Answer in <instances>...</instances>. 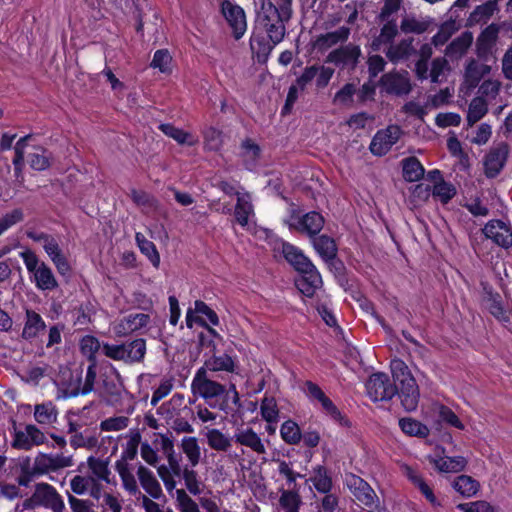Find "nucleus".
I'll return each mask as SVG.
<instances>
[{
  "label": "nucleus",
  "instance_id": "obj_1",
  "mask_svg": "<svg viewBox=\"0 0 512 512\" xmlns=\"http://www.w3.org/2000/svg\"><path fill=\"white\" fill-rule=\"evenodd\" d=\"M394 381L399 384L398 394L403 408L414 411L419 403V388L408 366L401 359H393L390 363Z\"/></svg>",
  "mask_w": 512,
  "mask_h": 512
},
{
  "label": "nucleus",
  "instance_id": "obj_2",
  "mask_svg": "<svg viewBox=\"0 0 512 512\" xmlns=\"http://www.w3.org/2000/svg\"><path fill=\"white\" fill-rule=\"evenodd\" d=\"M262 24L266 29L268 37L277 44L282 41L285 35L284 22L288 21L291 17V2L284 0V2L276 7L269 0H262Z\"/></svg>",
  "mask_w": 512,
  "mask_h": 512
},
{
  "label": "nucleus",
  "instance_id": "obj_3",
  "mask_svg": "<svg viewBox=\"0 0 512 512\" xmlns=\"http://www.w3.org/2000/svg\"><path fill=\"white\" fill-rule=\"evenodd\" d=\"M258 240H265L274 252L281 253L285 260L297 271L313 264L298 247L282 240L273 231L258 227Z\"/></svg>",
  "mask_w": 512,
  "mask_h": 512
},
{
  "label": "nucleus",
  "instance_id": "obj_4",
  "mask_svg": "<svg viewBox=\"0 0 512 512\" xmlns=\"http://www.w3.org/2000/svg\"><path fill=\"white\" fill-rule=\"evenodd\" d=\"M192 391L194 394L198 393L201 397L206 400H212L217 397H223L222 403L219 405V408L224 410L226 407L227 397L230 392H233V403L238 405V408H242V404L239 403V395L235 389L234 385H231L230 389L227 391L225 386L210 380L206 377V371L204 368H201L197 371L193 381H192Z\"/></svg>",
  "mask_w": 512,
  "mask_h": 512
},
{
  "label": "nucleus",
  "instance_id": "obj_5",
  "mask_svg": "<svg viewBox=\"0 0 512 512\" xmlns=\"http://www.w3.org/2000/svg\"><path fill=\"white\" fill-rule=\"evenodd\" d=\"M366 390L367 395L374 402L391 400L398 393L396 385L391 383L388 375L382 372L373 373L369 377Z\"/></svg>",
  "mask_w": 512,
  "mask_h": 512
},
{
  "label": "nucleus",
  "instance_id": "obj_6",
  "mask_svg": "<svg viewBox=\"0 0 512 512\" xmlns=\"http://www.w3.org/2000/svg\"><path fill=\"white\" fill-rule=\"evenodd\" d=\"M324 223V217L315 211L308 212L302 216L296 215L293 212L288 221L290 228L296 229L310 238H313L322 230Z\"/></svg>",
  "mask_w": 512,
  "mask_h": 512
},
{
  "label": "nucleus",
  "instance_id": "obj_7",
  "mask_svg": "<svg viewBox=\"0 0 512 512\" xmlns=\"http://www.w3.org/2000/svg\"><path fill=\"white\" fill-rule=\"evenodd\" d=\"M402 130L397 125H389L385 129L379 130L373 137L370 144V151L376 156H383L397 143Z\"/></svg>",
  "mask_w": 512,
  "mask_h": 512
},
{
  "label": "nucleus",
  "instance_id": "obj_8",
  "mask_svg": "<svg viewBox=\"0 0 512 512\" xmlns=\"http://www.w3.org/2000/svg\"><path fill=\"white\" fill-rule=\"evenodd\" d=\"M381 90L396 96L406 95L411 91V83L407 71L389 72L380 80Z\"/></svg>",
  "mask_w": 512,
  "mask_h": 512
},
{
  "label": "nucleus",
  "instance_id": "obj_9",
  "mask_svg": "<svg viewBox=\"0 0 512 512\" xmlns=\"http://www.w3.org/2000/svg\"><path fill=\"white\" fill-rule=\"evenodd\" d=\"M299 277L296 279V286L299 291L308 298L317 295V291L322 287V277L314 264L298 272Z\"/></svg>",
  "mask_w": 512,
  "mask_h": 512
},
{
  "label": "nucleus",
  "instance_id": "obj_10",
  "mask_svg": "<svg viewBox=\"0 0 512 512\" xmlns=\"http://www.w3.org/2000/svg\"><path fill=\"white\" fill-rule=\"evenodd\" d=\"M430 463H432L439 472L442 473H457L462 471L467 461L462 456L449 457L444 455V449L437 447L433 454L428 456Z\"/></svg>",
  "mask_w": 512,
  "mask_h": 512
},
{
  "label": "nucleus",
  "instance_id": "obj_11",
  "mask_svg": "<svg viewBox=\"0 0 512 512\" xmlns=\"http://www.w3.org/2000/svg\"><path fill=\"white\" fill-rule=\"evenodd\" d=\"M486 238L491 239L502 248L512 246V229L509 224L501 220H490L483 228Z\"/></svg>",
  "mask_w": 512,
  "mask_h": 512
},
{
  "label": "nucleus",
  "instance_id": "obj_12",
  "mask_svg": "<svg viewBox=\"0 0 512 512\" xmlns=\"http://www.w3.org/2000/svg\"><path fill=\"white\" fill-rule=\"evenodd\" d=\"M35 499L40 506L51 509L53 512H63L64 501L57 490L48 483H38L35 486Z\"/></svg>",
  "mask_w": 512,
  "mask_h": 512
},
{
  "label": "nucleus",
  "instance_id": "obj_13",
  "mask_svg": "<svg viewBox=\"0 0 512 512\" xmlns=\"http://www.w3.org/2000/svg\"><path fill=\"white\" fill-rule=\"evenodd\" d=\"M222 14L232 28L235 39H240L246 30V19L243 9L225 0L222 3Z\"/></svg>",
  "mask_w": 512,
  "mask_h": 512
},
{
  "label": "nucleus",
  "instance_id": "obj_14",
  "mask_svg": "<svg viewBox=\"0 0 512 512\" xmlns=\"http://www.w3.org/2000/svg\"><path fill=\"white\" fill-rule=\"evenodd\" d=\"M401 472L407 479L416 487L419 489V491L423 494V496L426 498V500L434 507L440 506L441 503L437 499V497L434 495L433 490L430 488V486L425 482L422 475L419 471H417L412 466H409L407 464H402L400 466Z\"/></svg>",
  "mask_w": 512,
  "mask_h": 512
},
{
  "label": "nucleus",
  "instance_id": "obj_15",
  "mask_svg": "<svg viewBox=\"0 0 512 512\" xmlns=\"http://www.w3.org/2000/svg\"><path fill=\"white\" fill-rule=\"evenodd\" d=\"M346 486L352 494L364 505H371L374 502L375 493L370 485L362 478L350 474L345 478Z\"/></svg>",
  "mask_w": 512,
  "mask_h": 512
},
{
  "label": "nucleus",
  "instance_id": "obj_16",
  "mask_svg": "<svg viewBox=\"0 0 512 512\" xmlns=\"http://www.w3.org/2000/svg\"><path fill=\"white\" fill-rule=\"evenodd\" d=\"M507 156L508 148L506 145H500L490 150L484 161L486 176L490 178L497 176L504 167Z\"/></svg>",
  "mask_w": 512,
  "mask_h": 512
},
{
  "label": "nucleus",
  "instance_id": "obj_17",
  "mask_svg": "<svg viewBox=\"0 0 512 512\" xmlns=\"http://www.w3.org/2000/svg\"><path fill=\"white\" fill-rule=\"evenodd\" d=\"M150 321V316L144 313L129 314L114 326V332L117 336H127L142 327H145Z\"/></svg>",
  "mask_w": 512,
  "mask_h": 512
},
{
  "label": "nucleus",
  "instance_id": "obj_18",
  "mask_svg": "<svg viewBox=\"0 0 512 512\" xmlns=\"http://www.w3.org/2000/svg\"><path fill=\"white\" fill-rule=\"evenodd\" d=\"M360 55L359 47L348 44L341 46L338 49L331 51L326 59V62L333 63L335 65H352L354 66Z\"/></svg>",
  "mask_w": 512,
  "mask_h": 512
},
{
  "label": "nucleus",
  "instance_id": "obj_19",
  "mask_svg": "<svg viewBox=\"0 0 512 512\" xmlns=\"http://www.w3.org/2000/svg\"><path fill=\"white\" fill-rule=\"evenodd\" d=\"M261 416L266 421L265 429L269 434L275 433L279 422V409L274 397L265 396L260 406Z\"/></svg>",
  "mask_w": 512,
  "mask_h": 512
},
{
  "label": "nucleus",
  "instance_id": "obj_20",
  "mask_svg": "<svg viewBox=\"0 0 512 512\" xmlns=\"http://www.w3.org/2000/svg\"><path fill=\"white\" fill-rule=\"evenodd\" d=\"M350 35V28L342 26L335 31L327 32L316 38L315 46L319 50H327L337 44L347 41Z\"/></svg>",
  "mask_w": 512,
  "mask_h": 512
},
{
  "label": "nucleus",
  "instance_id": "obj_21",
  "mask_svg": "<svg viewBox=\"0 0 512 512\" xmlns=\"http://www.w3.org/2000/svg\"><path fill=\"white\" fill-rule=\"evenodd\" d=\"M142 488L154 499H159L162 495L160 483L153 473L145 466L140 465L137 470Z\"/></svg>",
  "mask_w": 512,
  "mask_h": 512
},
{
  "label": "nucleus",
  "instance_id": "obj_22",
  "mask_svg": "<svg viewBox=\"0 0 512 512\" xmlns=\"http://www.w3.org/2000/svg\"><path fill=\"white\" fill-rule=\"evenodd\" d=\"M46 328V324L43 321L40 314L34 310H26V321L22 331V337L25 340H31L38 336L40 331Z\"/></svg>",
  "mask_w": 512,
  "mask_h": 512
},
{
  "label": "nucleus",
  "instance_id": "obj_23",
  "mask_svg": "<svg viewBox=\"0 0 512 512\" xmlns=\"http://www.w3.org/2000/svg\"><path fill=\"white\" fill-rule=\"evenodd\" d=\"M472 42V33L464 32L447 46L445 54L450 59H458L466 53Z\"/></svg>",
  "mask_w": 512,
  "mask_h": 512
},
{
  "label": "nucleus",
  "instance_id": "obj_24",
  "mask_svg": "<svg viewBox=\"0 0 512 512\" xmlns=\"http://www.w3.org/2000/svg\"><path fill=\"white\" fill-rule=\"evenodd\" d=\"M313 247L316 252L323 258L324 260H332L336 257L337 254V246L335 244L334 239L326 235H320L318 237L314 236L312 238Z\"/></svg>",
  "mask_w": 512,
  "mask_h": 512
},
{
  "label": "nucleus",
  "instance_id": "obj_25",
  "mask_svg": "<svg viewBox=\"0 0 512 512\" xmlns=\"http://www.w3.org/2000/svg\"><path fill=\"white\" fill-rule=\"evenodd\" d=\"M125 346L124 356L127 363L141 362L146 354V341L143 338H137L121 344Z\"/></svg>",
  "mask_w": 512,
  "mask_h": 512
},
{
  "label": "nucleus",
  "instance_id": "obj_26",
  "mask_svg": "<svg viewBox=\"0 0 512 512\" xmlns=\"http://www.w3.org/2000/svg\"><path fill=\"white\" fill-rule=\"evenodd\" d=\"M123 386L112 379H104L102 383L101 397L107 405L114 406L122 400Z\"/></svg>",
  "mask_w": 512,
  "mask_h": 512
},
{
  "label": "nucleus",
  "instance_id": "obj_27",
  "mask_svg": "<svg viewBox=\"0 0 512 512\" xmlns=\"http://www.w3.org/2000/svg\"><path fill=\"white\" fill-rule=\"evenodd\" d=\"M452 486L455 491L466 498L476 495L480 488L479 482L468 475L458 476L453 481Z\"/></svg>",
  "mask_w": 512,
  "mask_h": 512
},
{
  "label": "nucleus",
  "instance_id": "obj_28",
  "mask_svg": "<svg viewBox=\"0 0 512 512\" xmlns=\"http://www.w3.org/2000/svg\"><path fill=\"white\" fill-rule=\"evenodd\" d=\"M413 51L412 40L404 39L399 43L391 44L386 51V56L388 59L397 63L399 61L407 59Z\"/></svg>",
  "mask_w": 512,
  "mask_h": 512
},
{
  "label": "nucleus",
  "instance_id": "obj_29",
  "mask_svg": "<svg viewBox=\"0 0 512 512\" xmlns=\"http://www.w3.org/2000/svg\"><path fill=\"white\" fill-rule=\"evenodd\" d=\"M498 36V28L495 25L488 26L477 40V50L480 56H486L491 52Z\"/></svg>",
  "mask_w": 512,
  "mask_h": 512
},
{
  "label": "nucleus",
  "instance_id": "obj_30",
  "mask_svg": "<svg viewBox=\"0 0 512 512\" xmlns=\"http://www.w3.org/2000/svg\"><path fill=\"white\" fill-rule=\"evenodd\" d=\"M403 177L408 182L419 181L424 175V167L416 157H409L402 161Z\"/></svg>",
  "mask_w": 512,
  "mask_h": 512
},
{
  "label": "nucleus",
  "instance_id": "obj_31",
  "mask_svg": "<svg viewBox=\"0 0 512 512\" xmlns=\"http://www.w3.org/2000/svg\"><path fill=\"white\" fill-rule=\"evenodd\" d=\"M34 277L36 286L41 290H53L58 286L52 270L45 263L40 264Z\"/></svg>",
  "mask_w": 512,
  "mask_h": 512
},
{
  "label": "nucleus",
  "instance_id": "obj_32",
  "mask_svg": "<svg viewBox=\"0 0 512 512\" xmlns=\"http://www.w3.org/2000/svg\"><path fill=\"white\" fill-rule=\"evenodd\" d=\"M399 426L403 433L409 436L424 438L429 434V428L425 424L410 417L401 418Z\"/></svg>",
  "mask_w": 512,
  "mask_h": 512
},
{
  "label": "nucleus",
  "instance_id": "obj_33",
  "mask_svg": "<svg viewBox=\"0 0 512 512\" xmlns=\"http://www.w3.org/2000/svg\"><path fill=\"white\" fill-rule=\"evenodd\" d=\"M135 239L140 251L147 256L155 268L159 267L160 255L156 249L155 244L152 241L146 239L142 233H136Z\"/></svg>",
  "mask_w": 512,
  "mask_h": 512
},
{
  "label": "nucleus",
  "instance_id": "obj_34",
  "mask_svg": "<svg viewBox=\"0 0 512 512\" xmlns=\"http://www.w3.org/2000/svg\"><path fill=\"white\" fill-rule=\"evenodd\" d=\"M57 409L52 402L35 405L34 418L39 424H52L57 419Z\"/></svg>",
  "mask_w": 512,
  "mask_h": 512
},
{
  "label": "nucleus",
  "instance_id": "obj_35",
  "mask_svg": "<svg viewBox=\"0 0 512 512\" xmlns=\"http://www.w3.org/2000/svg\"><path fill=\"white\" fill-rule=\"evenodd\" d=\"M488 112V103L482 97L472 99L467 114V122L469 126L474 125L481 120Z\"/></svg>",
  "mask_w": 512,
  "mask_h": 512
},
{
  "label": "nucleus",
  "instance_id": "obj_36",
  "mask_svg": "<svg viewBox=\"0 0 512 512\" xmlns=\"http://www.w3.org/2000/svg\"><path fill=\"white\" fill-rule=\"evenodd\" d=\"M115 468L120 475L123 487L132 495L138 493L139 489L137 486V482L134 475L130 472L128 468V463H124V461H117L115 464Z\"/></svg>",
  "mask_w": 512,
  "mask_h": 512
},
{
  "label": "nucleus",
  "instance_id": "obj_37",
  "mask_svg": "<svg viewBox=\"0 0 512 512\" xmlns=\"http://www.w3.org/2000/svg\"><path fill=\"white\" fill-rule=\"evenodd\" d=\"M315 308L323 321L330 327L337 325V320L331 308V301L328 296H318Z\"/></svg>",
  "mask_w": 512,
  "mask_h": 512
},
{
  "label": "nucleus",
  "instance_id": "obj_38",
  "mask_svg": "<svg viewBox=\"0 0 512 512\" xmlns=\"http://www.w3.org/2000/svg\"><path fill=\"white\" fill-rule=\"evenodd\" d=\"M310 480L315 489L320 493H329L332 488L331 478L328 476L327 470L322 466L314 469Z\"/></svg>",
  "mask_w": 512,
  "mask_h": 512
},
{
  "label": "nucleus",
  "instance_id": "obj_39",
  "mask_svg": "<svg viewBox=\"0 0 512 512\" xmlns=\"http://www.w3.org/2000/svg\"><path fill=\"white\" fill-rule=\"evenodd\" d=\"M29 164L33 170H46L51 165V153L47 149L39 147L37 152L29 155Z\"/></svg>",
  "mask_w": 512,
  "mask_h": 512
},
{
  "label": "nucleus",
  "instance_id": "obj_40",
  "mask_svg": "<svg viewBox=\"0 0 512 512\" xmlns=\"http://www.w3.org/2000/svg\"><path fill=\"white\" fill-rule=\"evenodd\" d=\"M429 26V21L416 18L414 16H405L400 24V28L404 33H424Z\"/></svg>",
  "mask_w": 512,
  "mask_h": 512
},
{
  "label": "nucleus",
  "instance_id": "obj_41",
  "mask_svg": "<svg viewBox=\"0 0 512 512\" xmlns=\"http://www.w3.org/2000/svg\"><path fill=\"white\" fill-rule=\"evenodd\" d=\"M385 21H386V23L381 28L380 34L373 42V45L376 48H379V46L382 44L391 43L392 40L395 38V36L398 33V26H397V22L395 20H385Z\"/></svg>",
  "mask_w": 512,
  "mask_h": 512
},
{
  "label": "nucleus",
  "instance_id": "obj_42",
  "mask_svg": "<svg viewBox=\"0 0 512 512\" xmlns=\"http://www.w3.org/2000/svg\"><path fill=\"white\" fill-rule=\"evenodd\" d=\"M159 129L168 137L173 138L179 144H188L192 146L194 141L190 140L192 138L191 134L185 132L184 130L175 127L172 124L165 123L160 124Z\"/></svg>",
  "mask_w": 512,
  "mask_h": 512
},
{
  "label": "nucleus",
  "instance_id": "obj_43",
  "mask_svg": "<svg viewBox=\"0 0 512 512\" xmlns=\"http://www.w3.org/2000/svg\"><path fill=\"white\" fill-rule=\"evenodd\" d=\"M81 352L87 357V360L91 362H97L96 353L100 349L101 345L99 340L91 335H86L82 338Z\"/></svg>",
  "mask_w": 512,
  "mask_h": 512
},
{
  "label": "nucleus",
  "instance_id": "obj_44",
  "mask_svg": "<svg viewBox=\"0 0 512 512\" xmlns=\"http://www.w3.org/2000/svg\"><path fill=\"white\" fill-rule=\"evenodd\" d=\"M205 366L211 371L224 370L232 372L234 370V361L229 355L223 354L221 356H213L205 362Z\"/></svg>",
  "mask_w": 512,
  "mask_h": 512
},
{
  "label": "nucleus",
  "instance_id": "obj_45",
  "mask_svg": "<svg viewBox=\"0 0 512 512\" xmlns=\"http://www.w3.org/2000/svg\"><path fill=\"white\" fill-rule=\"evenodd\" d=\"M181 447L193 466L197 465L200 459V447L195 437H184Z\"/></svg>",
  "mask_w": 512,
  "mask_h": 512
},
{
  "label": "nucleus",
  "instance_id": "obj_46",
  "mask_svg": "<svg viewBox=\"0 0 512 512\" xmlns=\"http://www.w3.org/2000/svg\"><path fill=\"white\" fill-rule=\"evenodd\" d=\"M487 308L490 313L500 322H508V311L503 307L499 295H490L487 300Z\"/></svg>",
  "mask_w": 512,
  "mask_h": 512
},
{
  "label": "nucleus",
  "instance_id": "obj_47",
  "mask_svg": "<svg viewBox=\"0 0 512 512\" xmlns=\"http://www.w3.org/2000/svg\"><path fill=\"white\" fill-rule=\"evenodd\" d=\"M280 433L283 440L289 444H296L301 440L300 428L291 420L282 424Z\"/></svg>",
  "mask_w": 512,
  "mask_h": 512
},
{
  "label": "nucleus",
  "instance_id": "obj_48",
  "mask_svg": "<svg viewBox=\"0 0 512 512\" xmlns=\"http://www.w3.org/2000/svg\"><path fill=\"white\" fill-rule=\"evenodd\" d=\"M301 504L300 497L295 491H283L280 497V507L284 512H298Z\"/></svg>",
  "mask_w": 512,
  "mask_h": 512
},
{
  "label": "nucleus",
  "instance_id": "obj_49",
  "mask_svg": "<svg viewBox=\"0 0 512 512\" xmlns=\"http://www.w3.org/2000/svg\"><path fill=\"white\" fill-rule=\"evenodd\" d=\"M88 467L91 469L93 474L97 476L99 479L109 481L110 471L108 469V461H104L94 456H90L87 459Z\"/></svg>",
  "mask_w": 512,
  "mask_h": 512
},
{
  "label": "nucleus",
  "instance_id": "obj_50",
  "mask_svg": "<svg viewBox=\"0 0 512 512\" xmlns=\"http://www.w3.org/2000/svg\"><path fill=\"white\" fill-rule=\"evenodd\" d=\"M207 439L209 446L215 450L226 451L230 446V441L217 429L210 430Z\"/></svg>",
  "mask_w": 512,
  "mask_h": 512
},
{
  "label": "nucleus",
  "instance_id": "obj_51",
  "mask_svg": "<svg viewBox=\"0 0 512 512\" xmlns=\"http://www.w3.org/2000/svg\"><path fill=\"white\" fill-rule=\"evenodd\" d=\"M432 194L442 203H447L455 195V189L451 184L441 180L433 186Z\"/></svg>",
  "mask_w": 512,
  "mask_h": 512
},
{
  "label": "nucleus",
  "instance_id": "obj_52",
  "mask_svg": "<svg viewBox=\"0 0 512 512\" xmlns=\"http://www.w3.org/2000/svg\"><path fill=\"white\" fill-rule=\"evenodd\" d=\"M236 441L244 446L250 447L256 451V433L251 427H242L235 434Z\"/></svg>",
  "mask_w": 512,
  "mask_h": 512
},
{
  "label": "nucleus",
  "instance_id": "obj_53",
  "mask_svg": "<svg viewBox=\"0 0 512 512\" xmlns=\"http://www.w3.org/2000/svg\"><path fill=\"white\" fill-rule=\"evenodd\" d=\"M140 442L141 435L138 431H136L128 440L122 457L118 461H124V463H127L128 460H133L137 456L138 446Z\"/></svg>",
  "mask_w": 512,
  "mask_h": 512
},
{
  "label": "nucleus",
  "instance_id": "obj_54",
  "mask_svg": "<svg viewBox=\"0 0 512 512\" xmlns=\"http://www.w3.org/2000/svg\"><path fill=\"white\" fill-rule=\"evenodd\" d=\"M177 502L181 512H200L197 503L183 489L176 491Z\"/></svg>",
  "mask_w": 512,
  "mask_h": 512
},
{
  "label": "nucleus",
  "instance_id": "obj_55",
  "mask_svg": "<svg viewBox=\"0 0 512 512\" xmlns=\"http://www.w3.org/2000/svg\"><path fill=\"white\" fill-rule=\"evenodd\" d=\"M24 218L23 211L20 208L13 209L0 218V235L14 224L21 222Z\"/></svg>",
  "mask_w": 512,
  "mask_h": 512
},
{
  "label": "nucleus",
  "instance_id": "obj_56",
  "mask_svg": "<svg viewBox=\"0 0 512 512\" xmlns=\"http://www.w3.org/2000/svg\"><path fill=\"white\" fill-rule=\"evenodd\" d=\"M448 71V63L443 58L433 60L430 71L431 81L434 83L441 82Z\"/></svg>",
  "mask_w": 512,
  "mask_h": 512
},
{
  "label": "nucleus",
  "instance_id": "obj_57",
  "mask_svg": "<svg viewBox=\"0 0 512 512\" xmlns=\"http://www.w3.org/2000/svg\"><path fill=\"white\" fill-rule=\"evenodd\" d=\"M129 418L125 416L110 417L100 424L102 431H119L128 426Z\"/></svg>",
  "mask_w": 512,
  "mask_h": 512
},
{
  "label": "nucleus",
  "instance_id": "obj_58",
  "mask_svg": "<svg viewBox=\"0 0 512 512\" xmlns=\"http://www.w3.org/2000/svg\"><path fill=\"white\" fill-rule=\"evenodd\" d=\"M34 472L38 475H43L49 471H53L52 455L39 453L34 460Z\"/></svg>",
  "mask_w": 512,
  "mask_h": 512
},
{
  "label": "nucleus",
  "instance_id": "obj_59",
  "mask_svg": "<svg viewBox=\"0 0 512 512\" xmlns=\"http://www.w3.org/2000/svg\"><path fill=\"white\" fill-rule=\"evenodd\" d=\"M205 146L211 151H217L222 145L221 132L209 127L204 132Z\"/></svg>",
  "mask_w": 512,
  "mask_h": 512
},
{
  "label": "nucleus",
  "instance_id": "obj_60",
  "mask_svg": "<svg viewBox=\"0 0 512 512\" xmlns=\"http://www.w3.org/2000/svg\"><path fill=\"white\" fill-rule=\"evenodd\" d=\"M252 211V205L244 201L242 197H238L235 207V217L239 224L242 226L248 222V215Z\"/></svg>",
  "mask_w": 512,
  "mask_h": 512
},
{
  "label": "nucleus",
  "instance_id": "obj_61",
  "mask_svg": "<svg viewBox=\"0 0 512 512\" xmlns=\"http://www.w3.org/2000/svg\"><path fill=\"white\" fill-rule=\"evenodd\" d=\"M68 502L72 512H94V503L90 500H82L67 492Z\"/></svg>",
  "mask_w": 512,
  "mask_h": 512
},
{
  "label": "nucleus",
  "instance_id": "obj_62",
  "mask_svg": "<svg viewBox=\"0 0 512 512\" xmlns=\"http://www.w3.org/2000/svg\"><path fill=\"white\" fill-rule=\"evenodd\" d=\"M319 403L323 410L335 421L339 422L341 425H347V420L342 416L341 412L327 396L320 400Z\"/></svg>",
  "mask_w": 512,
  "mask_h": 512
},
{
  "label": "nucleus",
  "instance_id": "obj_63",
  "mask_svg": "<svg viewBox=\"0 0 512 512\" xmlns=\"http://www.w3.org/2000/svg\"><path fill=\"white\" fill-rule=\"evenodd\" d=\"M171 62V56L167 50H157L151 62L153 68H158L161 72H166Z\"/></svg>",
  "mask_w": 512,
  "mask_h": 512
},
{
  "label": "nucleus",
  "instance_id": "obj_64",
  "mask_svg": "<svg viewBox=\"0 0 512 512\" xmlns=\"http://www.w3.org/2000/svg\"><path fill=\"white\" fill-rule=\"evenodd\" d=\"M90 483H94V478L76 475L71 479L70 487L73 493L83 495L87 491Z\"/></svg>",
  "mask_w": 512,
  "mask_h": 512
}]
</instances>
